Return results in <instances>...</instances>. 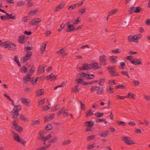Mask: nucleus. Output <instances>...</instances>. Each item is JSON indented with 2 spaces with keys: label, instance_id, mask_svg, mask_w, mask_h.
<instances>
[{
  "label": "nucleus",
  "instance_id": "nucleus-24",
  "mask_svg": "<svg viewBox=\"0 0 150 150\" xmlns=\"http://www.w3.org/2000/svg\"><path fill=\"white\" fill-rule=\"evenodd\" d=\"M38 11V9H36L30 11L29 15L30 16H33L34 15L36 14Z\"/></svg>",
  "mask_w": 150,
  "mask_h": 150
},
{
  "label": "nucleus",
  "instance_id": "nucleus-58",
  "mask_svg": "<svg viewBox=\"0 0 150 150\" xmlns=\"http://www.w3.org/2000/svg\"><path fill=\"white\" fill-rule=\"evenodd\" d=\"M112 52L113 53L116 54L119 53L120 52L119 49H117L116 50H112Z\"/></svg>",
  "mask_w": 150,
  "mask_h": 150
},
{
  "label": "nucleus",
  "instance_id": "nucleus-12",
  "mask_svg": "<svg viewBox=\"0 0 150 150\" xmlns=\"http://www.w3.org/2000/svg\"><path fill=\"white\" fill-rule=\"evenodd\" d=\"M109 135V132L108 131H105L100 132L98 135L102 137H107Z\"/></svg>",
  "mask_w": 150,
  "mask_h": 150
},
{
  "label": "nucleus",
  "instance_id": "nucleus-51",
  "mask_svg": "<svg viewBox=\"0 0 150 150\" xmlns=\"http://www.w3.org/2000/svg\"><path fill=\"white\" fill-rule=\"evenodd\" d=\"M81 104V108L82 110H85V105L83 103L82 101H81L80 102Z\"/></svg>",
  "mask_w": 150,
  "mask_h": 150
},
{
  "label": "nucleus",
  "instance_id": "nucleus-36",
  "mask_svg": "<svg viewBox=\"0 0 150 150\" xmlns=\"http://www.w3.org/2000/svg\"><path fill=\"white\" fill-rule=\"evenodd\" d=\"M93 115V113L92 112V110H90L88 112H86V117L90 116Z\"/></svg>",
  "mask_w": 150,
  "mask_h": 150
},
{
  "label": "nucleus",
  "instance_id": "nucleus-7",
  "mask_svg": "<svg viewBox=\"0 0 150 150\" xmlns=\"http://www.w3.org/2000/svg\"><path fill=\"white\" fill-rule=\"evenodd\" d=\"M71 22L69 21L66 23L67 28L66 30L68 32H71L74 30V26L73 24H71Z\"/></svg>",
  "mask_w": 150,
  "mask_h": 150
},
{
  "label": "nucleus",
  "instance_id": "nucleus-28",
  "mask_svg": "<svg viewBox=\"0 0 150 150\" xmlns=\"http://www.w3.org/2000/svg\"><path fill=\"white\" fill-rule=\"evenodd\" d=\"M47 44V43L44 44L43 45H41L40 50L43 53L44 51H45Z\"/></svg>",
  "mask_w": 150,
  "mask_h": 150
},
{
  "label": "nucleus",
  "instance_id": "nucleus-1",
  "mask_svg": "<svg viewBox=\"0 0 150 150\" xmlns=\"http://www.w3.org/2000/svg\"><path fill=\"white\" fill-rule=\"evenodd\" d=\"M1 46L6 48H8V50L13 51H14L16 49V45L8 41L3 42L0 40V46Z\"/></svg>",
  "mask_w": 150,
  "mask_h": 150
},
{
  "label": "nucleus",
  "instance_id": "nucleus-61",
  "mask_svg": "<svg viewBox=\"0 0 150 150\" xmlns=\"http://www.w3.org/2000/svg\"><path fill=\"white\" fill-rule=\"evenodd\" d=\"M51 135L49 134L46 136V137H45L44 139L42 141H47L50 138H51Z\"/></svg>",
  "mask_w": 150,
  "mask_h": 150
},
{
  "label": "nucleus",
  "instance_id": "nucleus-31",
  "mask_svg": "<svg viewBox=\"0 0 150 150\" xmlns=\"http://www.w3.org/2000/svg\"><path fill=\"white\" fill-rule=\"evenodd\" d=\"M27 68L24 66H23L21 68L20 71L24 73H25L27 72Z\"/></svg>",
  "mask_w": 150,
  "mask_h": 150
},
{
  "label": "nucleus",
  "instance_id": "nucleus-25",
  "mask_svg": "<svg viewBox=\"0 0 150 150\" xmlns=\"http://www.w3.org/2000/svg\"><path fill=\"white\" fill-rule=\"evenodd\" d=\"M20 118L25 122H28V119L22 114L20 115Z\"/></svg>",
  "mask_w": 150,
  "mask_h": 150
},
{
  "label": "nucleus",
  "instance_id": "nucleus-14",
  "mask_svg": "<svg viewBox=\"0 0 150 150\" xmlns=\"http://www.w3.org/2000/svg\"><path fill=\"white\" fill-rule=\"evenodd\" d=\"M46 66L45 64L40 66L38 67V73L41 74L44 73L45 71V68Z\"/></svg>",
  "mask_w": 150,
  "mask_h": 150
},
{
  "label": "nucleus",
  "instance_id": "nucleus-48",
  "mask_svg": "<svg viewBox=\"0 0 150 150\" xmlns=\"http://www.w3.org/2000/svg\"><path fill=\"white\" fill-rule=\"evenodd\" d=\"M71 142V141L70 139H69L67 141H64L62 143L63 145H67L70 143Z\"/></svg>",
  "mask_w": 150,
  "mask_h": 150
},
{
  "label": "nucleus",
  "instance_id": "nucleus-44",
  "mask_svg": "<svg viewBox=\"0 0 150 150\" xmlns=\"http://www.w3.org/2000/svg\"><path fill=\"white\" fill-rule=\"evenodd\" d=\"M107 69L109 70V71L110 73L111 74L112 73H114V71H115L114 69H113L110 66L107 67Z\"/></svg>",
  "mask_w": 150,
  "mask_h": 150
},
{
  "label": "nucleus",
  "instance_id": "nucleus-35",
  "mask_svg": "<svg viewBox=\"0 0 150 150\" xmlns=\"http://www.w3.org/2000/svg\"><path fill=\"white\" fill-rule=\"evenodd\" d=\"M115 89H125L126 88V87L124 86L123 85L120 84L119 85H117L115 87Z\"/></svg>",
  "mask_w": 150,
  "mask_h": 150
},
{
  "label": "nucleus",
  "instance_id": "nucleus-13",
  "mask_svg": "<svg viewBox=\"0 0 150 150\" xmlns=\"http://www.w3.org/2000/svg\"><path fill=\"white\" fill-rule=\"evenodd\" d=\"M101 65L100 64V66H99L98 63H92L90 65L91 69H94L95 70L98 69L101 67Z\"/></svg>",
  "mask_w": 150,
  "mask_h": 150
},
{
  "label": "nucleus",
  "instance_id": "nucleus-16",
  "mask_svg": "<svg viewBox=\"0 0 150 150\" xmlns=\"http://www.w3.org/2000/svg\"><path fill=\"white\" fill-rule=\"evenodd\" d=\"M131 138L130 137H122V139L127 144H129Z\"/></svg>",
  "mask_w": 150,
  "mask_h": 150
},
{
  "label": "nucleus",
  "instance_id": "nucleus-62",
  "mask_svg": "<svg viewBox=\"0 0 150 150\" xmlns=\"http://www.w3.org/2000/svg\"><path fill=\"white\" fill-rule=\"evenodd\" d=\"M95 121L97 122H101L104 121V119H103L97 118L96 119Z\"/></svg>",
  "mask_w": 150,
  "mask_h": 150
},
{
  "label": "nucleus",
  "instance_id": "nucleus-39",
  "mask_svg": "<svg viewBox=\"0 0 150 150\" xmlns=\"http://www.w3.org/2000/svg\"><path fill=\"white\" fill-rule=\"evenodd\" d=\"M117 11L118 9H116L110 11L109 13L110 14V16H112L113 14H115L116 12H117Z\"/></svg>",
  "mask_w": 150,
  "mask_h": 150
},
{
  "label": "nucleus",
  "instance_id": "nucleus-27",
  "mask_svg": "<svg viewBox=\"0 0 150 150\" xmlns=\"http://www.w3.org/2000/svg\"><path fill=\"white\" fill-rule=\"evenodd\" d=\"M60 106V105L59 104H57L54 108H52L51 109V110L52 112H54L56 110H58Z\"/></svg>",
  "mask_w": 150,
  "mask_h": 150
},
{
  "label": "nucleus",
  "instance_id": "nucleus-54",
  "mask_svg": "<svg viewBox=\"0 0 150 150\" xmlns=\"http://www.w3.org/2000/svg\"><path fill=\"white\" fill-rule=\"evenodd\" d=\"M4 96L6 98L8 99L10 101H11L12 102H14L13 100L11 99L10 98L9 96L6 93H5L4 94Z\"/></svg>",
  "mask_w": 150,
  "mask_h": 150
},
{
  "label": "nucleus",
  "instance_id": "nucleus-56",
  "mask_svg": "<svg viewBox=\"0 0 150 150\" xmlns=\"http://www.w3.org/2000/svg\"><path fill=\"white\" fill-rule=\"evenodd\" d=\"M45 102V98H43L39 102V105H42Z\"/></svg>",
  "mask_w": 150,
  "mask_h": 150
},
{
  "label": "nucleus",
  "instance_id": "nucleus-2",
  "mask_svg": "<svg viewBox=\"0 0 150 150\" xmlns=\"http://www.w3.org/2000/svg\"><path fill=\"white\" fill-rule=\"evenodd\" d=\"M14 108L11 112V114L12 115H16L18 116L19 115V112L21 109V106L19 105H14Z\"/></svg>",
  "mask_w": 150,
  "mask_h": 150
},
{
  "label": "nucleus",
  "instance_id": "nucleus-6",
  "mask_svg": "<svg viewBox=\"0 0 150 150\" xmlns=\"http://www.w3.org/2000/svg\"><path fill=\"white\" fill-rule=\"evenodd\" d=\"M30 76H31V74H28L26 76L24 77L23 81L24 83H26L29 81L32 83V82L34 81V78H32Z\"/></svg>",
  "mask_w": 150,
  "mask_h": 150
},
{
  "label": "nucleus",
  "instance_id": "nucleus-5",
  "mask_svg": "<svg viewBox=\"0 0 150 150\" xmlns=\"http://www.w3.org/2000/svg\"><path fill=\"white\" fill-rule=\"evenodd\" d=\"M32 55V53L31 51L27 52L26 55L21 58V63H24L25 61L28 60Z\"/></svg>",
  "mask_w": 150,
  "mask_h": 150
},
{
  "label": "nucleus",
  "instance_id": "nucleus-57",
  "mask_svg": "<svg viewBox=\"0 0 150 150\" xmlns=\"http://www.w3.org/2000/svg\"><path fill=\"white\" fill-rule=\"evenodd\" d=\"M86 11L85 8L80 9H79L78 13L83 14Z\"/></svg>",
  "mask_w": 150,
  "mask_h": 150
},
{
  "label": "nucleus",
  "instance_id": "nucleus-60",
  "mask_svg": "<svg viewBox=\"0 0 150 150\" xmlns=\"http://www.w3.org/2000/svg\"><path fill=\"white\" fill-rule=\"evenodd\" d=\"M121 73L123 75H125L126 76H128V78H130V77L129 76V75L128 74V72L127 71H121Z\"/></svg>",
  "mask_w": 150,
  "mask_h": 150
},
{
  "label": "nucleus",
  "instance_id": "nucleus-52",
  "mask_svg": "<svg viewBox=\"0 0 150 150\" xmlns=\"http://www.w3.org/2000/svg\"><path fill=\"white\" fill-rule=\"evenodd\" d=\"M25 3L23 1H20L17 2V6H20L23 5Z\"/></svg>",
  "mask_w": 150,
  "mask_h": 150
},
{
  "label": "nucleus",
  "instance_id": "nucleus-63",
  "mask_svg": "<svg viewBox=\"0 0 150 150\" xmlns=\"http://www.w3.org/2000/svg\"><path fill=\"white\" fill-rule=\"evenodd\" d=\"M132 82L134 83V85L135 86H138L140 83L139 81L137 80L134 81Z\"/></svg>",
  "mask_w": 150,
  "mask_h": 150
},
{
  "label": "nucleus",
  "instance_id": "nucleus-32",
  "mask_svg": "<svg viewBox=\"0 0 150 150\" xmlns=\"http://www.w3.org/2000/svg\"><path fill=\"white\" fill-rule=\"evenodd\" d=\"M95 77V75L94 74H88L86 78V79H90L94 78Z\"/></svg>",
  "mask_w": 150,
  "mask_h": 150
},
{
  "label": "nucleus",
  "instance_id": "nucleus-64",
  "mask_svg": "<svg viewBox=\"0 0 150 150\" xmlns=\"http://www.w3.org/2000/svg\"><path fill=\"white\" fill-rule=\"evenodd\" d=\"M64 107L62 108H61L59 111L58 113V115H60L61 114H62L64 111Z\"/></svg>",
  "mask_w": 150,
  "mask_h": 150
},
{
  "label": "nucleus",
  "instance_id": "nucleus-40",
  "mask_svg": "<svg viewBox=\"0 0 150 150\" xmlns=\"http://www.w3.org/2000/svg\"><path fill=\"white\" fill-rule=\"evenodd\" d=\"M103 88H100L99 87V89H97V93L99 94H102L103 93Z\"/></svg>",
  "mask_w": 150,
  "mask_h": 150
},
{
  "label": "nucleus",
  "instance_id": "nucleus-18",
  "mask_svg": "<svg viewBox=\"0 0 150 150\" xmlns=\"http://www.w3.org/2000/svg\"><path fill=\"white\" fill-rule=\"evenodd\" d=\"M109 59L111 60V63H115L117 62V57L115 56H111L109 57Z\"/></svg>",
  "mask_w": 150,
  "mask_h": 150
},
{
  "label": "nucleus",
  "instance_id": "nucleus-50",
  "mask_svg": "<svg viewBox=\"0 0 150 150\" xmlns=\"http://www.w3.org/2000/svg\"><path fill=\"white\" fill-rule=\"evenodd\" d=\"M117 124L120 125H122L123 126H125L126 125V123L124 122L123 121H117Z\"/></svg>",
  "mask_w": 150,
  "mask_h": 150
},
{
  "label": "nucleus",
  "instance_id": "nucleus-8",
  "mask_svg": "<svg viewBox=\"0 0 150 150\" xmlns=\"http://www.w3.org/2000/svg\"><path fill=\"white\" fill-rule=\"evenodd\" d=\"M99 60L101 64L104 65H106V56L105 55H103L99 57Z\"/></svg>",
  "mask_w": 150,
  "mask_h": 150
},
{
  "label": "nucleus",
  "instance_id": "nucleus-29",
  "mask_svg": "<svg viewBox=\"0 0 150 150\" xmlns=\"http://www.w3.org/2000/svg\"><path fill=\"white\" fill-rule=\"evenodd\" d=\"M33 123L31 124L32 126L39 124L40 122V119H39L36 120L32 121Z\"/></svg>",
  "mask_w": 150,
  "mask_h": 150
},
{
  "label": "nucleus",
  "instance_id": "nucleus-59",
  "mask_svg": "<svg viewBox=\"0 0 150 150\" xmlns=\"http://www.w3.org/2000/svg\"><path fill=\"white\" fill-rule=\"evenodd\" d=\"M120 65L121 67H119L120 69H124V66L125 65V63L124 62H121L120 63Z\"/></svg>",
  "mask_w": 150,
  "mask_h": 150
},
{
  "label": "nucleus",
  "instance_id": "nucleus-33",
  "mask_svg": "<svg viewBox=\"0 0 150 150\" xmlns=\"http://www.w3.org/2000/svg\"><path fill=\"white\" fill-rule=\"evenodd\" d=\"M113 88H111L110 86L107 87L106 88V91L107 92L109 93H113Z\"/></svg>",
  "mask_w": 150,
  "mask_h": 150
},
{
  "label": "nucleus",
  "instance_id": "nucleus-43",
  "mask_svg": "<svg viewBox=\"0 0 150 150\" xmlns=\"http://www.w3.org/2000/svg\"><path fill=\"white\" fill-rule=\"evenodd\" d=\"M134 36H136V37H135V38L134 39L137 41L138 40L142 37V35L140 34H139L137 35H135Z\"/></svg>",
  "mask_w": 150,
  "mask_h": 150
},
{
  "label": "nucleus",
  "instance_id": "nucleus-4",
  "mask_svg": "<svg viewBox=\"0 0 150 150\" xmlns=\"http://www.w3.org/2000/svg\"><path fill=\"white\" fill-rule=\"evenodd\" d=\"M16 122V120H14L13 121L12 124L15 127L14 129L18 132L20 133L23 130L22 127L18 125Z\"/></svg>",
  "mask_w": 150,
  "mask_h": 150
},
{
  "label": "nucleus",
  "instance_id": "nucleus-9",
  "mask_svg": "<svg viewBox=\"0 0 150 150\" xmlns=\"http://www.w3.org/2000/svg\"><path fill=\"white\" fill-rule=\"evenodd\" d=\"M90 65V64H86L84 63L83 64L82 67H79L78 69L80 71L91 69Z\"/></svg>",
  "mask_w": 150,
  "mask_h": 150
},
{
  "label": "nucleus",
  "instance_id": "nucleus-22",
  "mask_svg": "<svg viewBox=\"0 0 150 150\" xmlns=\"http://www.w3.org/2000/svg\"><path fill=\"white\" fill-rule=\"evenodd\" d=\"M64 4H62V3L58 5V6L55 8V9L54 11V12H56L62 9L63 8Z\"/></svg>",
  "mask_w": 150,
  "mask_h": 150
},
{
  "label": "nucleus",
  "instance_id": "nucleus-55",
  "mask_svg": "<svg viewBox=\"0 0 150 150\" xmlns=\"http://www.w3.org/2000/svg\"><path fill=\"white\" fill-rule=\"evenodd\" d=\"M111 76L112 77H114L116 76H120V74L119 73H117L116 71H115L114 73L111 74Z\"/></svg>",
  "mask_w": 150,
  "mask_h": 150
},
{
  "label": "nucleus",
  "instance_id": "nucleus-38",
  "mask_svg": "<svg viewBox=\"0 0 150 150\" xmlns=\"http://www.w3.org/2000/svg\"><path fill=\"white\" fill-rule=\"evenodd\" d=\"M105 79L103 78V79H100L99 84L100 86H102L104 85L105 82Z\"/></svg>",
  "mask_w": 150,
  "mask_h": 150
},
{
  "label": "nucleus",
  "instance_id": "nucleus-20",
  "mask_svg": "<svg viewBox=\"0 0 150 150\" xmlns=\"http://www.w3.org/2000/svg\"><path fill=\"white\" fill-rule=\"evenodd\" d=\"M84 125L86 127H91L94 125V123L92 121H86L84 122Z\"/></svg>",
  "mask_w": 150,
  "mask_h": 150
},
{
  "label": "nucleus",
  "instance_id": "nucleus-41",
  "mask_svg": "<svg viewBox=\"0 0 150 150\" xmlns=\"http://www.w3.org/2000/svg\"><path fill=\"white\" fill-rule=\"evenodd\" d=\"M96 116L97 117H100L104 115L103 112H97L95 114Z\"/></svg>",
  "mask_w": 150,
  "mask_h": 150
},
{
  "label": "nucleus",
  "instance_id": "nucleus-34",
  "mask_svg": "<svg viewBox=\"0 0 150 150\" xmlns=\"http://www.w3.org/2000/svg\"><path fill=\"white\" fill-rule=\"evenodd\" d=\"M58 138L57 137V136H55L53 139L50 140V141H49L48 143L51 144L53 143L56 142V140H58Z\"/></svg>",
  "mask_w": 150,
  "mask_h": 150
},
{
  "label": "nucleus",
  "instance_id": "nucleus-30",
  "mask_svg": "<svg viewBox=\"0 0 150 150\" xmlns=\"http://www.w3.org/2000/svg\"><path fill=\"white\" fill-rule=\"evenodd\" d=\"M52 127L51 124H48L45 127V129L47 131H49L52 129Z\"/></svg>",
  "mask_w": 150,
  "mask_h": 150
},
{
  "label": "nucleus",
  "instance_id": "nucleus-37",
  "mask_svg": "<svg viewBox=\"0 0 150 150\" xmlns=\"http://www.w3.org/2000/svg\"><path fill=\"white\" fill-rule=\"evenodd\" d=\"M99 88V86H92L91 88L90 91H91V92H93L97 91V89Z\"/></svg>",
  "mask_w": 150,
  "mask_h": 150
},
{
  "label": "nucleus",
  "instance_id": "nucleus-15",
  "mask_svg": "<svg viewBox=\"0 0 150 150\" xmlns=\"http://www.w3.org/2000/svg\"><path fill=\"white\" fill-rule=\"evenodd\" d=\"M44 130L40 131L39 132V137L38 138V140H39L41 139L42 141L44 138V135L45 134Z\"/></svg>",
  "mask_w": 150,
  "mask_h": 150
},
{
  "label": "nucleus",
  "instance_id": "nucleus-19",
  "mask_svg": "<svg viewBox=\"0 0 150 150\" xmlns=\"http://www.w3.org/2000/svg\"><path fill=\"white\" fill-rule=\"evenodd\" d=\"M25 38L24 35L20 36L19 37V39L18 41V42L21 44H24L25 42Z\"/></svg>",
  "mask_w": 150,
  "mask_h": 150
},
{
  "label": "nucleus",
  "instance_id": "nucleus-21",
  "mask_svg": "<svg viewBox=\"0 0 150 150\" xmlns=\"http://www.w3.org/2000/svg\"><path fill=\"white\" fill-rule=\"evenodd\" d=\"M6 15L7 16L8 20H15L16 18V16H13L12 14H9L7 13Z\"/></svg>",
  "mask_w": 150,
  "mask_h": 150
},
{
  "label": "nucleus",
  "instance_id": "nucleus-49",
  "mask_svg": "<svg viewBox=\"0 0 150 150\" xmlns=\"http://www.w3.org/2000/svg\"><path fill=\"white\" fill-rule=\"evenodd\" d=\"M65 26V24L63 23H62L60 26V28L58 30L59 32H60L64 28Z\"/></svg>",
  "mask_w": 150,
  "mask_h": 150
},
{
  "label": "nucleus",
  "instance_id": "nucleus-11",
  "mask_svg": "<svg viewBox=\"0 0 150 150\" xmlns=\"http://www.w3.org/2000/svg\"><path fill=\"white\" fill-rule=\"evenodd\" d=\"M142 59L141 58H139V59H135L134 60H132V61H131V63L135 65H141L142 64V63L141 61Z\"/></svg>",
  "mask_w": 150,
  "mask_h": 150
},
{
  "label": "nucleus",
  "instance_id": "nucleus-46",
  "mask_svg": "<svg viewBox=\"0 0 150 150\" xmlns=\"http://www.w3.org/2000/svg\"><path fill=\"white\" fill-rule=\"evenodd\" d=\"M76 81H77V84H79L80 83H81L82 84L83 83V81L82 79L81 78H79L78 79H76L75 80Z\"/></svg>",
  "mask_w": 150,
  "mask_h": 150
},
{
  "label": "nucleus",
  "instance_id": "nucleus-10",
  "mask_svg": "<svg viewBox=\"0 0 150 150\" xmlns=\"http://www.w3.org/2000/svg\"><path fill=\"white\" fill-rule=\"evenodd\" d=\"M13 137L14 139L17 142L22 143L24 146H25V144L26 142L23 139L21 140L19 136H13Z\"/></svg>",
  "mask_w": 150,
  "mask_h": 150
},
{
  "label": "nucleus",
  "instance_id": "nucleus-53",
  "mask_svg": "<svg viewBox=\"0 0 150 150\" xmlns=\"http://www.w3.org/2000/svg\"><path fill=\"white\" fill-rule=\"evenodd\" d=\"M95 138V136L93 135H90L88 136L87 137V140L88 141L90 140L94 139Z\"/></svg>",
  "mask_w": 150,
  "mask_h": 150
},
{
  "label": "nucleus",
  "instance_id": "nucleus-26",
  "mask_svg": "<svg viewBox=\"0 0 150 150\" xmlns=\"http://www.w3.org/2000/svg\"><path fill=\"white\" fill-rule=\"evenodd\" d=\"M44 89L42 88L38 91H36V93L37 94V96H41L44 93Z\"/></svg>",
  "mask_w": 150,
  "mask_h": 150
},
{
  "label": "nucleus",
  "instance_id": "nucleus-47",
  "mask_svg": "<svg viewBox=\"0 0 150 150\" xmlns=\"http://www.w3.org/2000/svg\"><path fill=\"white\" fill-rule=\"evenodd\" d=\"M79 17H78L73 22V25H76L78 24V23L80 22L79 20Z\"/></svg>",
  "mask_w": 150,
  "mask_h": 150
},
{
  "label": "nucleus",
  "instance_id": "nucleus-23",
  "mask_svg": "<svg viewBox=\"0 0 150 150\" xmlns=\"http://www.w3.org/2000/svg\"><path fill=\"white\" fill-rule=\"evenodd\" d=\"M79 86L78 85H76L75 86L74 88H71L72 91L73 92H78L79 91L80 88H79Z\"/></svg>",
  "mask_w": 150,
  "mask_h": 150
},
{
  "label": "nucleus",
  "instance_id": "nucleus-17",
  "mask_svg": "<svg viewBox=\"0 0 150 150\" xmlns=\"http://www.w3.org/2000/svg\"><path fill=\"white\" fill-rule=\"evenodd\" d=\"M136 36H129L128 37V40L129 42H137V41H136V40H135L134 39L135 38V37H136Z\"/></svg>",
  "mask_w": 150,
  "mask_h": 150
},
{
  "label": "nucleus",
  "instance_id": "nucleus-3",
  "mask_svg": "<svg viewBox=\"0 0 150 150\" xmlns=\"http://www.w3.org/2000/svg\"><path fill=\"white\" fill-rule=\"evenodd\" d=\"M141 11H142V8L140 6H137L136 7H132L130 8L129 13V15H131L133 13H139Z\"/></svg>",
  "mask_w": 150,
  "mask_h": 150
},
{
  "label": "nucleus",
  "instance_id": "nucleus-45",
  "mask_svg": "<svg viewBox=\"0 0 150 150\" xmlns=\"http://www.w3.org/2000/svg\"><path fill=\"white\" fill-rule=\"evenodd\" d=\"M28 18L26 16L23 17L22 18V20L23 21L25 22H27L28 21L30 20L29 17H28Z\"/></svg>",
  "mask_w": 150,
  "mask_h": 150
},
{
  "label": "nucleus",
  "instance_id": "nucleus-42",
  "mask_svg": "<svg viewBox=\"0 0 150 150\" xmlns=\"http://www.w3.org/2000/svg\"><path fill=\"white\" fill-rule=\"evenodd\" d=\"M76 8V5H75L74 4L69 6L67 10H72L73 9H75Z\"/></svg>",
  "mask_w": 150,
  "mask_h": 150
}]
</instances>
